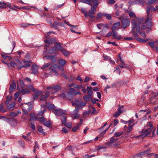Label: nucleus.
Here are the masks:
<instances>
[{
  "label": "nucleus",
  "mask_w": 158,
  "mask_h": 158,
  "mask_svg": "<svg viewBox=\"0 0 158 158\" xmlns=\"http://www.w3.org/2000/svg\"><path fill=\"white\" fill-rule=\"evenodd\" d=\"M66 62V61L64 60L60 59L58 61V64L61 67H59L56 64H54L50 66L48 69V70H50V72L52 73H54L55 75H58V73L56 71V69L57 68L59 70H61L63 72L64 71V69L63 67L64 65Z\"/></svg>",
  "instance_id": "f257e3e1"
},
{
  "label": "nucleus",
  "mask_w": 158,
  "mask_h": 158,
  "mask_svg": "<svg viewBox=\"0 0 158 158\" xmlns=\"http://www.w3.org/2000/svg\"><path fill=\"white\" fill-rule=\"evenodd\" d=\"M151 18H149V17H148L146 19V20L145 22V24L146 25V26H145V25H143L140 28L139 25H137V31L138 32H139L140 30V29L144 30L147 28L148 29L147 30V32H148V31H150L151 30V29L150 28L152 26V23L151 22Z\"/></svg>",
  "instance_id": "f03ea898"
},
{
  "label": "nucleus",
  "mask_w": 158,
  "mask_h": 158,
  "mask_svg": "<svg viewBox=\"0 0 158 158\" xmlns=\"http://www.w3.org/2000/svg\"><path fill=\"white\" fill-rule=\"evenodd\" d=\"M153 128L152 123L150 122L148 123L147 126L142 130V135L144 136H147L151 133Z\"/></svg>",
  "instance_id": "7ed1b4c3"
},
{
  "label": "nucleus",
  "mask_w": 158,
  "mask_h": 158,
  "mask_svg": "<svg viewBox=\"0 0 158 158\" xmlns=\"http://www.w3.org/2000/svg\"><path fill=\"white\" fill-rule=\"evenodd\" d=\"M48 93L49 95V94H53L61 89V87L58 85H51L47 87Z\"/></svg>",
  "instance_id": "20e7f679"
},
{
  "label": "nucleus",
  "mask_w": 158,
  "mask_h": 158,
  "mask_svg": "<svg viewBox=\"0 0 158 158\" xmlns=\"http://www.w3.org/2000/svg\"><path fill=\"white\" fill-rule=\"evenodd\" d=\"M119 19L121 20L122 25L121 27L122 28L125 29L130 25V19L128 18H123V17H121L119 18Z\"/></svg>",
  "instance_id": "39448f33"
},
{
  "label": "nucleus",
  "mask_w": 158,
  "mask_h": 158,
  "mask_svg": "<svg viewBox=\"0 0 158 158\" xmlns=\"http://www.w3.org/2000/svg\"><path fill=\"white\" fill-rule=\"evenodd\" d=\"M53 112L56 116H62L65 113L61 109H54L53 110Z\"/></svg>",
  "instance_id": "423d86ee"
},
{
  "label": "nucleus",
  "mask_w": 158,
  "mask_h": 158,
  "mask_svg": "<svg viewBox=\"0 0 158 158\" xmlns=\"http://www.w3.org/2000/svg\"><path fill=\"white\" fill-rule=\"evenodd\" d=\"M113 39H117L120 40L122 38V37L120 35H118L117 31H112Z\"/></svg>",
  "instance_id": "0eeeda50"
},
{
  "label": "nucleus",
  "mask_w": 158,
  "mask_h": 158,
  "mask_svg": "<svg viewBox=\"0 0 158 158\" xmlns=\"http://www.w3.org/2000/svg\"><path fill=\"white\" fill-rule=\"evenodd\" d=\"M120 25V23L119 22L114 23L111 27V29L112 31H115L116 30H118L119 29Z\"/></svg>",
  "instance_id": "6e6552de"
},
{
  "label": "nucleus",
  "mask_w": 158,
  "mask_h": 158,
  "mask_svg": "<svg viewBox=\"0 0 158 158\" xmlns=\"http://www.w3.org/2000/svg\"><path fill=\"white\" fill-rule=\"evenodd\" d=\"M139 3L143 5V1L141 0H131V2H129L130 6L133 4H137Z\"/></svg>",
  "instance_id": "1a4fd4ad"
},
{
  "label": "nucleus",
  "mask_w": 158,
  "mask_h": 158,
  "mask_svg": "<svg viewBox=\"0 0 158 158\" xmlns=\"http://www.w3.org/2000/svg\"><path fill=\"white\" fill-rule=\"evenodd\" d=\"M139 21V19H133L132 20L131 22L132 23V32L133 33L136 28V23L137 21Z\"/></svg>",
  "instance_id": "9d476101"
},
{
  "label": "nucleus",
  "mask_w": 158,
  "mask_h": 158,
  "mask_svg": "<svg viewBox=\"0 0 158 158\" xmlns=\"http://www.w3.org/2000/svg\"><path fill=\"white\" fill-rule=\"evenodd\" d=\"M53 43L55 44L56 46L55 48L57 51H61L63 48L61 46L60 44L58 42H56V40L55 41H54Z\"/></svg>",
  "instance_id": "9b49d317"
},
{
  "label": "nucleus",
  "mask_w": 158,
  "mask_h": 158,
  "mask_svg": "<svg viewBox=\"0 0 158 158\" xmlns=\"http://www.w3.org/2000/svg\"><path fill=\"white\" fill-rule=\"evenodd\" d=\"M118 139H114V137H112L110 139L109 142H106L105 143V144L106 145H108V146H110V144L111 143H113L116 142L117 140H118Z\"/></svg>",
  "instance_id": "f8f14e48"
},
{
  "label": "nucleus",
  "mask_w": 158,
  "mask_h": 158,
  "mask_svg": "<svg viewBox=\"0 0 158 158\" xmlns=\"http://www.w3.org/2000/svg\"><path fill=\"white\" fill-rule=\"evenodd\" d=\"M148 44L152 48H153L156 46H158V42L157 41L149 42L148 43Z\"/></svg>",
  "instance_id": "ddd939ff"
},
{
  "label": "nucleus",
  "mask_w": 158,
  "mask_h": 158,
  "mask_svg": "<svg viewBox=\"0 0 158 158\" xmlns=\"http://www.w3.org/2000/svg\"><path fill=\"white\" fill-rule=\"evenodd\" d=\"M41 106L43 107L44 109L43 110H41L37 114V116H42L46 110L45 105H42Z\"/></svg>",
  "instance_id": "4468645a"
},
{
  "label": "nucleus",
  "mask_w": 158,
  "mask_h": 158,
  "mask_svg": "<svg viewBox=\"0 0 158 158\" xmlns=\"http://www.w3.org/2000/svg\"><path fill=\"white\" fill-rule=\"evenodd\" d=\"M122 112V111L121 110V107H119L117 111L115 112L113 116L115 118H117L120 115Z\"/></svg>",
  "instance_id": "2eb2a0df"
},
{
  "label": "nucleus",
  "mask_w": 158,
  "mask_h": 158,
  "mask_svg": "<svg viewBox=\"0 0 158 158\" xmlns=\"http://www.w3.org/2000/svg\"><path fill=\"white\" fill-rule=\"evenodd\" d=\"M38 67L36 65H33L31 67L32 73L36 74L38 72Z\"/></svg>",
  "instance_id": "dca6fc26"
},
{
  "label": "nucleus",
  "mask_w": 158,
  "mask_h": 158,
  "mask_svg": "<svg viewBox=\"0 0 158 158\" xmlns=\"http://www.w3.org/2000/svg\"><path fill=\"white\" fill-rule=\"evenodd\" d=\"M49 96L48 92H46L45 95H42L41 96L40 99L41 100L44 101Z\"/></svg>",
  "instance_id": "f3484780"
},
{
  "label": "nucleus",
  "mask_w": 158,
  "mask_h": 158,
  "mask_svg": "<svg viewBox=\"0 0 158 158\" xmlns=\"http://www.w3.org/2000/svg\"><path fill=\"white\" fill-rule=\"evenodd\" d=\"M57 50L56 48L54 47L51 48L48 51V53L49 54H55L56 53Z\"/></svg>",
  "instance_id": "a211bd4d"
},
{
  "label": "nucleus",
  "mask_w": 158,
  "mask_h": 158,
  "mask_svg": "<svg viewBox=\"0 0 158 158\" xmlns=\"http://www.w3.org/2000/svg\"><path fill=\"white\" fill-rule=\"evenodd\" d=\"M43 93L41 91H39L36 92L35 94L33 95V97L34 100L38 98L39 96L41 94Z\"/></svg>",
  "instance_id": "6ab92c4d"
},
{
  "label": "nucleus",
  "mask_w": 158,
  "mask_h": 158,
  "mask_svg": "<svg viewBox=\"0 0 158 158\" xmlns=\"http://www.w3.org/2000/svg\"><path fill=\"white\" fill-rule=\"evenodd\" d=\"M60 51L62 54L65 56H68L69 53V52L66 51L65 49L63 48Z\"/></svg>",
  "instance_id": "aec40b11"
},
{
  "label": "nucleus",
  "mask_w": 158,
  "mask_h": 158,
  "mask_svg": "<svg viewBox=\"0 0 158 158\" xmlns=\"http://www.w3.org/2000/svg\"><path fill=\"white\" fill-rule=\"evenodd\" d=\"M67 118V117L65 115V113L64 114V115L62 116L61 119L62 124H64L66 122Z\"/></svg>",
  "instance_id": "412c9836"
},
{
  "label": "nucleus",
  "mask_w": 158,
  "mask_h": 158,
  "mask_svg": "<svg viewBox=\"0 0 158 158\" xmlns=\"http://www.w3.org/2000/svg\"><path fill=\"white\" fill-rule=\"evenodd\" d=\"M157 92H152L151 95V96L150 98V99L151 100H152L155 97L157 96L158 95H157Z\"/></svg>",
  "instance_id": "4be33fe9"
},
{
  "label": "nucleus",
  "mask_w": 158,
  "mask_h": 158,
  "mask_svg": "<svg viewBox=\"0 0 158 158\" xmlns=\"http://www.w3.org/2000/svg\"><path fill=\"white\" fill-rule=\"evenodd\" d=\"M68 93L69 94L71 95H72L81 94V93L80 91H69L68 92Z\"/></svg>",
  "instance_id": "5701e85b"
},
{
  "label": "nucleus",
  "mask_w": 158,
  "mask_h": 158,
  "mask_svg": "<svg viewBox=\"0 0 158 158\" xmlns=\"http://www.w3.org/2000/svg\"><path fill=\"white\" fill-rule=\"evenodd\" d=\"M56 40V39L55 38H53L52 40H44V42L46 44H50L52 43H53L54 42V41H55Z\"/></svg>",
  "instance_id": "b1692460"
},
{
  "label": "nucleus",
  "mask_w": 158,
  "mask_h": 158,
  "mask_svg": "<svg viewBox=\"0 0 158 158\" xmlns=\"http://www.w3.org/2000/svg\"><path fill=\"white\" fill-rule=\"evenodd\" d=\"M102 16L106 17L108 20H111V16L110 14H108L106 13H104L102 14Z\"/></svg>",
  "instance_id": "393cba45"
},
{
  "label": "nucleus",
  "mask_w": 158,
  "mask_h": 158,
  "mask_svg": "<svg viewBox=\"0 0 158 158\" xmlns=\"http://www.w3.org/2000/svg\"><path fill=\"white\" fill-rule=\"evenodd\" d=\"M42 124L48 127H49L51 126L50 122L49 121H47L46 120Z\"/></svg>",
  "instance_id": "a878e982"
},
{
  "label": "nucleus",
  "mask_w": 158,
  "mask_h": 158,
  "mask_svg": "<svg viewBox=\"0 0 158 158\" xmlns=\"http://www.w3.org/2000/svg\"><path fill=\"white\" fill-rule=\"evenodd\" d=\"M30 117L31 118L29 119L30 121H31V120H36L37 119L35 115L34 114H30Z\"/></svg>",
  "instance_id": "bb28decb"
},
{
  "label": "nucleus",
  "mask_w": 158,
  "mask_h": 158,
  "mask_svg": "<svg viewBox=\"0 0 158 158\" xmlns=\"http://www.w3.org/2000/svg\"><path fill=\"white\" fill-rule=\"evenodd\" d=\"M135 124L134 123L131 125H129L128 127L127 128V130L126 131V132L128 133H130L132 130V127Z\"/></svg>",
  "instance_id": "cd10ccee"
},
{
  "label": "nucleus",
  "mask_w": 158,
  "mask_h": 158,
  "mask_svg": "<svg viewBox=\"0 0 158 158\" xmlns=\"http://www.w3.org/2000/svg\"><path fill=\"white\" fill-rule=\"evenodd\" d=\"M39 149V147L38 144L37 143V142L35 141V145L34 147V150L33 152L34 153L36 152V150Z\"/></svg>",
  "instance_id": "c85d7f7f"
},
{
  "label": "nucleus",
  "mask_w": 158,
  "mask_h": 158,
  "mask_svg": "<svg viewBox=\"0 0 158 158\" xmlns=\"http://www.w3.org/2000/svg\"><path fill=\"white\" fill-rule=\"evenodd\" d=\"M38 131L40 133H42L43 135H45V132L43 131V129L42 128V127L40 126H39L38 127Z\"/></svg>",
  "instance_id": "c756f323"
},
{
  "label": "nucleus",
  "mask_w": 158,
  "mask_h": 158,
  "mask_svg": "<svg viewBox=\"0 0 158 158\" xmlns=\"http://www.w3.org/2000/svg\"><path fill=\"white\" fill-rule=\"evenodd\" d=\"M30 25H33V26L35 25V24H29V23H24L21 24V27H27Z\"/></svg>",
  "instance_id": "7c9ffc66"
},
{
  "label": "nucleus",
  "mask_w": 158,
  "mask_h": 158,
  "mask_svg": "<svg viewBox=\"0 0 158 158\" xmlns=\"http://www.w3.org/2000/svg\"><path fill=\"white\" fill-rule=\"evenodd\" d=\"M15 106V103L13 102L12 104H10L9 105L7 106V108L8 109L12 110H13V109H12V108H13Z\"/></svg>",
  "instance_id": "2f4dec72"
},
{
  "label": "nucleus",
  "mask_w": 158,
  "mask_h": 158,
  "mask_svg": "<svg viewBox=\"0 0 158 158\" xmlns=\"http://www.w3.org/2000/svg\"><path fill=\"white\" fill-rule=\"evenodd\" d=\"M80 2L86 3L92 6V5L90 3V0H83V1H80Z\"/></svg>",
  "instance_id": "473e14b6"
},
{
  "label": "nucleus",
  "mask_w": 158,
  "mask_h": 158,
  "mask_svg": "<svg viewBox=\"0 0 158 158\" xmlns=\"http://www.w3.org/2000/svg\"><path fill=\"white\" fill-rule=\"evenodd\" d=\"M51 65V63L50 62H49L47 63V64H44L42 67L41 68L42 69H44L48 67L49 66Z\"/></svg>",
  "instance_id": "72a5a7b5"
},
{
  "label": "nucleus",
  "mask_w": 158,
  "mask_h": 158,
  "mask_svg": "<svg viewBox=\"0 0 158 158\" xmlns=\"http://www.w3.org/2000/svg\"><path fill=\"white\" fill-rule=\"evenodd\" d=\"M129 15L131 18H135L136 16L135 15V13L132 11H129L128 12Z\"/></svg>",
  "instance_id": "f704fd0d"
},
{
  "label": "nucleus",
  "mask_w": 158,
  "mask_h": 158,
  "mask_svg": "<svg viewBox=\"0 0 158 158\" xmlns=\"http://www.w3.org/2000/svg\"><path fill=\"white\" fill-rule=\"evenodd\" d=\"M37 119L39 120V121L42 124L44 122L45 120V119L44 117L42 116L40 118H37Z\"/></svg>",
  "instance_id": "c9c22d12"
},
{
  "label": "nucleus",
  "mask_w": 158,
  "mask_h": 158,
  "mask_svg": "<svg viewBox=\"0 0 158 158\" xmlns=\"http://www.w3.org/2000/svg\"><path fill=\"white\" fill-rule=\"evenodd\" d=\"M21 93H23V94H28L30 92L29 90L27 89H23L21 91Z\"/></svg>",
  "instance_id": "e433bc0d"
},
{
  "label": "nucleus",
  "mask_w": 158,
  "mask_h": 158,
  "mask_svg": "<svg viewBox=\"0 0 158 158\" xmlns=\"http://www.w3.org/2000/svg\"><path fill=\"white\" fill-rule=\"evenodd\" d=\"M79 114H71V117L72 118H73V119H76L78 118L79 117Z\"/></svg>",
  "instance_id": "4c0bfd02"
},
{
  "label": "nucleus",
  "mask_w": 158,
  "mask_h": 158,
  "mask_svg": "<svg viewBox=\"0 0 158 158\" xmlns=\"http://www.w3.org/2000/svg\"><path fill=\"white\" fill-rule=\"evenodd\" d=\"M6 110L4 109L3 107L2 104L1 103L0 106V111L1 112H4L6 111Z\"/></svg>",
  "instance_id": "58836bf2"
},
{
  "label": "nucleus",
  "mask_w": 158,
  "mask_h": 158,
  "mask_svg": "<svg viewBox=\"0 0 158 158\" xmlns=\"http://www.w3.org/2000/svg\"><path fill=\"white\" fill-rule=\"evenodd\" d=\"M0 8H5L6 7V3L4 2H0Z\"/></svg>",
  "instance_id": "ea45409f"
},
{
  "label": "nucleus",
  "mask_w": 158,
  "mask_h": 158,
  "mask_svg": "<svg viewBox=\"0 0 158 158\" xmlns=\"http://www.w3.org/2000/svg\"><path fill=\"white\" fill-rule=\"evenodd\" d=\"M24 108H25L24 106H23L22 107V111L23 114L25 115L28 114V112L26 110L24 109Z\"/></svg>",
  "instance_id": "a19ab883"
},
{
  "label": "nucleus",
  "mask_w": 158,
  "mask_h": 158,
  "mask_svg": "<svg viewBox=\"0 0 158 158\" xmlns=\"http://www.w3.org/2000/svg\"><path fill=\"white\" fill-rule=\"evenodd\" d=\"M123 134L122 132H116L114 134V136L118 137L121 135Z\"/></svg>",
  "instance_id": "79ce46f5"
},
{
  "label": "nucleus",
  "mask_w": 158,
  "mask_h": 158,
  "mask_svg": "<svg viewBox=\"0 0 158 158\" xmlns=\"http://www.w3.org/2000/svg\"><path fill=\"white\" fill-rule=\"evenodd\" d=\"M157 2L156 0H150L147 2L148 4H152L155 3Z\"/></svg>",
  "instance_id": "37998d69"
},
{
  "label": "nucleus",
  "mask_w": 158,
  "mask_h": 158,
  "mask_svg": "<svg viewBox=\"0 0 158 158\" xmlns=\"http://www.w3.org/2000/svg\"><path fill=\"white\" fill-rule=\"evenodd\" d=\"M95 156V155H90L88 154L85 155L83 156V158H89L91 157H94Z\"/></svg>",
  "instance_id": "c03bdc74"
},
{
  "label": "nucleus",
  "mask_w": 158,
  "mask_h": 158,
  "mask_svg": "<svg viewBox=\"0 0 158 158\" xmlns=\"http://www.w3.org/2000/svg\"><path fill=\"white\" fill-rule=\"evenodd\" d=\"M15 42L13 41L12 42V47H13L11 51L10 52L6 53V54L7 55H10V54L12 52L13 49L15 48Z\"/></svg>",
  "instance_id": "a18cd8bd"
},
{
  "label": "nucleus",
  "mask_w": 158,
  "mask_h": 158,
  "mask_svg": "<svg viewBox=\"0 0 158 158\" xmlns=\"http://www.w3.org/2000/svg\"><path fill=\"white\" fill-rule=\"evenodd\" d=\"M146 9L147 10V14H148V17H149V18H151L150 17H149V12L151 11L150 6H147L146 7Z\"/></svg>",
  "instance_id": "49530a36"
},
{
  "label": "nucleus",
  "mask_w": 158,
  "mask_h": 158,
  "mask_svg": "<svg viewBox=\"0 0 158 158\" xmlns=\"http://www.w3.org/2000/svg\"><path fill=\"white\" fill-rule=\"evenodd\" d=\"M150 148H148V149H146L144 151H143V152H142L141 153L142 155H145V154H147V153L150 152Z\"/></svg>",
  "instance_id": "de8ad7c7"
},
{
  "label": "nucleus",
  "mask_w": 158,
  "mask_h": 158,
  "mask_svg": "<svg viewBox=\"0 0 158 158\" xmlns=\"http://www.w3.org/2000/svg\"><path fill=\"white\" fill-rule=\"evenodd\" d=\"M150 10L151 12L154 11L156 10H158V6H156V8L153 7L152 6H150Z\"/></svg>",
  "instance_id": "09e8293b"
},
{
  "label": "nucleus",
  "mask_w": 158,
  "mask_h": 158,
  "mask_svg": "<svg viewBox=\"0 0 158 158\" xmlns=\"http://www.w3.org/2000/svg\"><path fill=\"white\" fill-rule=\"evenodd\" d=\"M30 66H31L30 64H25L24 65H22L20 67H19L18 69H20L22 68L29 67H30Z\"/></svg>",
  "instance_id": "8fccbe9b"
},
{
  "label": "nucleus",
  "mask_w": 158,
  "mask_h": 158,
  "mask_svg": "<svg viewBox=\"0 0 158 158\" xmlns=\"http://www.w3.org/2000/svg\"><path fill=\"white\" fill-rule=\"evenodd\" d=\"M58 25V23L56 22H54L53 24L51 26L52 28H55L56 29H57V26Z\"/></svg>",
  "instance_id": "3c124183"
},
{
  "label": "nucleus",
  "mask_w": 158,
  "mask_h": 158,
  "mask_svg": "<svg viewBox=\"0 0 158 158\" xmlns=\"http://www.w3.org/2000/svg\"><path fill=\"white\" fill-rule=\"evenodd\" d=\"M10 64L14 67H15L17 66L16 63L14 62L13 61H11L10 62Z\"/></svg>",
  "instance_id": "603ef678"
},
{
  "label": "nucleus",
  "mask_w": 158,
  "mask_h": 158,
  "mask_svg": "<svg viewBox=\"0 0 158 158\" xmlns=\"http://www.w3.org/2000/svg\"><path fill=\"white\" fill-rule=\"evenodd\" d=\"M138 40L141 42H145L148 41V40L144 39L141 38H138Z\"/></svg>",
  "instance_id": "864d4df0"
},
{
  "label": "nucleus",
  "mask_w": 158,
  "mask_h": 158,
  "mask_svg": "<svg viewBox=\"0 0 158 158\" xmlns=\"http://www.w3.org/2000/svg\"><path fill=\"white\" fill-rule=\"evenodd\" d=\"M107 147V146H104L102 145H100L97 147V149L99 150L101 149H105Z\"/></svg>",
  "instance_id": "5fc2aeb1"
},
{
  "label": "nucleus",
  "mask_w": 158,
  "mask_h": 158,
  "mask_svg": "<svg viewBox=\"0 0 158 158\" xmlns=\"http://www.w3.org/2000/svg\"><path fill=\"white\" fill-rule=\"evenodd\" d=\"M149 155H150V156L154 155V158H158V155L157 154H154L153 153H150V154H147V156H148Z\"/></svg>",
  "instance_id": "6e6d98bb"
},
{
  "label": "nucleus",
  "mask_w": 158,
  "mask_h": 158,
  "mask_svg": "<svg viewBox=\"0 0 158 158\" xmlns=\"http://www.w3.org/2000/svg\"><path fill=\"white\" fill-rule=\"evenodd\" d=\"M115 2V1L114 0H110L108 1V4L110 5L114 4Z\"/></svg>",
  "instance_id": "4d7b16f0"
},
{
  "label": "nucleus",
  "mask_w": 158,
  "mask_h": 158,
  "mask_svg": "<svg viewBox=\"0 0 158 158\" xmlns=\"http://www.w3.org/2000/svg\"><path fill=\"white\" fill-rule=\"evenodd\" d=\"M79 110V107H77L75 108V109H74L73 110V114H78L77 113L78 111Z\"/></svg>",
  "instance_id": "13d9d810"
},
{
  "label": "nucleus",
  "mask_w": 158,
  "mask_h": 158,
  "mask_svg": "<svg viewBox=\"0 0 158 158\" xmlns=\"http://www.w3.org/2000/svg\"><path fill=\"white\" fill-rule=\"evenodd\" d=\"M64 124L65 126L67 127H68L69 128H70L72 127L71 124L70 123H65Z\"/></svg>",
  "instance_id": "bf43d9fd"
},
{
  "label": "nucleus",
  "mask_w": 158,
  "mask_h": 158,
  "mask_svg": "<svg viewBox=\"0 0 158 158\" xmlns=\"http://www.w3.org/2000/svg\"><path fill=\"white\" fill-rule=\"evenodd\" d=\"M26 86L28 88L31 90H32L33 91L35 90V89L32 86V85H27Z\"/></svg>",
  "instance_id": "052dcab7"
},
{
  "label": "nucleus",
  "mask_w": 158,
  "mask_h": 158,
  "mask_svg": "<svg viewBox=\"0 0 158 158\" xmlns=\"http://www.w3.org/2000/svg\"><path fill=\"white\" fill-rule=\"evenodd\" d=\"M91 111L90 110H89V111L85 112H84V113H83V115L84 116H85L86 115L87 116L88 115V114H90L91 113Z\"/></svg>",
  "instance_id": "680f3d73"
},
{
  "label": "nucleus",
  "mask_w": 158,
  "mask_h": 158,
  "mask_svg": "<svg viewBox=\"0 0 158 158\" xmlns=\"http://www.w3.org/2000/svg\"><path fill=\"white\" fill-rule=\"evenodd\" d=\"M83 98L85 100H88L89 99H91L92 98H90L89 97L88 95H85L84 96Z\"/></svg>",
  "instance_id": "e2e57ef3"
},
{
  "label": "nucleus",
  "mask_w": 158,
  "mask_h": 158,
  "mask_svg": "<svg viewBox=\"0 0 158 158\" xmlns=\"http://www.w3.org/2000/svg\"><path fill=\"white\" fill-rule=\"evenodd\" d=\"M96 8H95V9H93L92 8H91V9L89 11V13L90 14H95L94 11L96 10Z\"/></svg>",
  "instance_id": "0e129e2a"
},
{
  "label": "nucleus",
  "mask_w": 158,
  "mask_h": 158,
  "mask_svg": "<svg viewBox=\"0 0 158 158\" xmlns=\"http://www.w3.org/2000/svg\"><path fill=\"white\" fill-rule=\"evenodd\" d=\"M75 102L77 107H79L80 104V102L77 100H75Z\"/></svg>",
  "instance_id": "69168bd1"
},
{
  "label": "nucleus",
  "mask_w": 158,
  "mask_h": 158,
  "mask_svg": "<svg viewBox=\"0 0 158 158\" xmlns=\"http://www.w3.org/2000/svg\"><path fill=\"white\" fill-rule=\"evenodd\" d=\"M52 33L51 31L48 32L47 34L44 35L45 37L47 38H48L50 35Z\"/></svg>",
  "instance_id": "338daca9"
},
{
  "label": "nucleus",
  "mask_w": 158,
  "mask_h": 158,
  "mask_svg": "<svg viewBox=\"0 0 158 158\" xmlns=\"http://www.w3.org/2000/svg\"><path fill=\"white\" fill-rule=\"evenodd\" d=\"M92 93L93 92L91 90L87 92L88 95L89 96L90 98H92L91 95H92Z\"/></svg>",
  "instance_id": "774afa93"
}]
</instances>
